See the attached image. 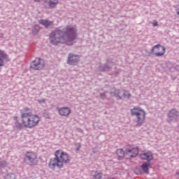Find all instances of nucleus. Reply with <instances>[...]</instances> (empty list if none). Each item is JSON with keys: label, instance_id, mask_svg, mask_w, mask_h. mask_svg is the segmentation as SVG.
Instances as JSON below:
<instances>
[{"label": "nucleus", "instance_id": "f257e3e1", "mask_svg": "<svg viewBox=\"0 0 179 179\" xmlns=\"http://www.w3.org/2000/svg\"><path fill=\"white\" fill-rule=\"evenodd\" d=\"M78 33L76 27L67 26L64 29H56L50 34V42L53 45L57 44H66V45H73V41L76 40Z\"/></svg>", "mask_w": 179, "mask_h": 179}, {"label": "nucleus", "instance_id": "f03ea898", "mask_svg": "<svg viewBox=\"0 0 179 179\" xmlns=\"http://www.w3.org/2000/svg\"><path fill=\"white\" fill-rule=\"evenodd\" d=\"M70 162L71 159L66 152L57 150L55 152V157L50 159L48 166L52 170H55V167L62 169L64 168V164H68Z\"/></svg>", "mask_w": 179, "mask_h": 179}, {"label": "nucleus", "instance_id": "7ed1b4c3", "mask_svg": "<svg viewBox=\"0 0 179 179\" xmlns=\"http://www.w3.org/2000/svg\"><path fill=\"white\" fill-rule=\"evenodd\" d=\"M21 118L24 128H34L40 122V117L31 112L22 113Z\"/></svg>", "mask_w": 179, "mask_h": 179}, {"label": "nucleus", "instance_id": "20e7f679", "mask_svg": "<svg viewBox=\"0 0 179 179\" xmlns=\"http://www.w3.org/2000/svg\"><path fill=\"white\" fill-rule=\"evenodd\" d=\"M132 117L136 119V127H142L146 118V112L141 107H134L130 110Z\"/></svg>", "mask_w": 179, "mask_h": 179}, {"label": "nucleus", "instance_id": "39448f33", "mask_svg": "<svg viewBox=\"0 0 179 179\" xmlns=\"http://www.w3.org/2000/svg\"><path fill=\"white\" fill-rule=\"evenodd\" d=\"M138 154H139L138 147H136L132 149L126 148L125 152H124V150L122 149H118L117 150V155L118 157H120V159H122V157H124L125 155H127L129 157H131V158L136 157Z\"/></svg>", "mask_w": 179, "mask_h": 179}, {"label": "nucleus", "instance_id": "423d86ee", "mask_svg": "<svg viewBox=\"0 0 179 179\" xmlns=\"http://www.w3.org/2000/svg\"><path fill=\"white\" fill-rule=\"evenodd\" d=\"M24 162L28 166H37L38 164L37 154L33 151L27 152L24 155Z\"/></svg>", "mask_w": 179, "mask_h": 179}, {"label": "nucleus", "instance_id": "0eeeda50", "mask_svg": "<svg viewBox=\"0 0 179 179\" xmlns=\"http://www.w3.org/2000/svg\"><path fill=\"white\" fill-rule=\"evenodd\" d=\"M151 53L156 57H163V55L166 54V48L160 44L155 45L152 48Z\"/></svg>", "mask_w": 179, "mask_h": 179}, {"label": "nucleus", "instance_id": "6e6552de", "mask_svg": "<svg viewBox=\"0 0 179 179\" xmlns=\"http://www.w3.org/2000/svg\"><path fill=\"white\" fill-rule=\"evenodd\" d=\"M31 69L34 71H41L44 68V62L40 58H36L31 64Z\"/></svg>", "mask_w": 179, "mask_h": 179}, {"label": "nucleus", "instance_id": "1a4fd4ad", "mask_svg": "<svg viewBox=\"0 0 179 179\" xmlns=\"http://www.w3.org/2000/svg\"><path fill=\"white\" fill-rule=\"evenodd\" d=\"M79 55H75L73 53L69 54L68 59H67V64L69 65H77L79 62Z\"/></svg>", "mask_w": 179, "mask_h": 179}, {"label": "nucleus", "instance_id": "9d476101", "mask_svg": "<svg viewBox=\"0 0 179 179\" xmlns=\"http://www.w3.org/2000/svg\"><path fill=\"white\" fill-rule=\"evenodd\" d=\"M179 117V112L176 109H172L168 113V122H171L172 121H177Z\"/></svg>", "mask_w": 179, "mask_h": 179}, {"label": "nucleus", "instance_id": "9b49d317", "mask_svg": "<svg viewBox=\"0 0 179 179\" xmlns=\"http://www.w3.org/2000/svg\"><path fill=\"white\" fill-rule=\"evenodd\" d=\"M10 59L8 54L2 50H0V66H5V62H9Z\"/></svg>", "mask_w": 179, "mask_h": 179}, {"label": "nucleus", "instance_id": "f8f14e48", "mask_svg": "<svg viewBox=\"0 0 179 179\" xmlns=\"http://www.w3.org/2000/svg\"><path fill=\"white\" fill-rule=\"evenodd\" d=\"M57 111L61 117H69L71 115L69 107L57 108Z\"/></svg>", "mask_w": 179, "mask_h": 179}, {"label": "nucleus", "instance_id": "ddd939ff", "mask_svg": "<svg viewBox=\"0 0 179 179\" xmlns=\"http://www.w3.org/2000/svg\"><path fill=\"white\" fill-rule=\"evenodd\" d=\"M141 159L142 160H146L147 162H152L153 160V154L152 152L148 151L147 152H143L140 155Z\"/></svg>", "mask_w": 179, "mask_h": 179}, {"label": "nucleus", "instance_id": "4468645a", "mask_svg": "<svg viewBox=\"0 0 179 179\" xmlns=\"http://www.w3.org/2000/svg\"><path fill=\"white\" fill-rule=\"evenodd\" d=\"M38 24L44 26L45 29H50L52 26H54V22L50 21L48 20H39Z\"/></svg>", "mask_w": 179, "mask_h": 179}, {"label": "nucleus", "instance_id": "2eb2a0df", "mask_svg": "<svg viewBox=\"0 0 179 179\" xmlns=\"http://www.w3.org/2000/svg\"><path fill=\"white\" fill-rule=\"evenodd\" d=\"M114 65V63H111L110 62H108L106 64H101L99 66V70L102 71L103 72L106 71H110L111 68H113V66Z\"/></svg>", "mask_w": 179, "mask_h": 179}, {"label": "nucleus", "instance_id": "dca6fc26", "mask_svg": "<svg viewBox=\"0 0 179 179\" xmlns=\"http://www.w3.org/2000/svg\"><path fill=\"white\" fill-rule=\"evenodd\" d=\"M120 93L121 90H114V91L110 92V96H113V97H117V99H119V100H122V96L120 95Z\"/></svg>", "mask_w": 179, "mask_h": 179}, {"label": "nucleus", "instance_id": "f3484780", "mask_svg": "<svg viewBox=\"0 0 179 179\" xmlns=\"http://www.w3.org/2000/svg\"><path fill=\"white\" fill-rule=\"evenodd\" d=\"M45 2L49 5V8L54 9L58 5L59 0H48V1Z\"/></svg>", "mask_w": 179, "mask_h": 179}, {"label": "nucleus", "instance_id": "a211bd4d", "mask_svg": "<svg viewBox=\"0 0 179 179\" xmlns=\"http://www.w3.org/2000/svg\"><path fill=\"white\" fill-rule=\"evenodd\" d=\"M141 169H142L143 171H144V173H145V174H149V164L143 163L141 165Z\"/></svg>", "mask_w": 179, "mask_h": 179}, {"label": "nucleus", "instance_id": "6ab92c4d", "mask_svg": "<svg viewBox=\"0 0 179 179\" xmlns=\"http://www.w3.org/2000/svg\"><path fill=\"white\" fill-rule=\"evenodd\" d=\"M38 31H40V25L36 24L32 29V33L34 34H37Z\"/></svg>", "mask_w": 179, "mask_h": 179}, {"label": "nucleus", "instance_id": "aec40b11", "mask_svg": "<svg viewBox=\"0 0 179 179\" xmlns=\"http://www.w3.org/2000/svg\"><path fill=\"white\" fill-rule=\"evenodd\" d=\"M122 96H123L124 99H129V97H131V93H129V91L123 90Z\"/></svg>", "mask_w": 179, "mask_h": 179}, {"label": "nucleus", "instance_id": "412c9836", "mask_svg": "<svg viewBox=\"0 0 179 179\" xmlns=\"http://www.w3.org/2000/svg\"><path fill=\"white\" fill-rule=\"evenodd\" d=\"M15 127L16 128H17L18 129H22V128L24 127V124H23V123H20L18 121H17L15 122Z\"/></svg>", "mask_w": 179, "mask_h": 179}, {"label": "nucleus", "instance_id": "4be33fe9", "mask_svg": "<svg viewBox=\"0 0 179 179\" xmlns=\"http://www.w3.org/2000/svg\"><path fill=\"white\" fill-rule=\"evenodd\" d=\"M5 178L6 179H15L16 176H15L14 173H9L6 176Z\"/></svg>", "mask_w": 179, "mask_h": 179}, {"label": "nucleus", "instance_id": "5701e85b", "mask_svg": "<svg viewBox=\"0 0 179 179\" xmlns=\"http://www.w3.org/2000/svg\"><path fill=\"white\" fill-rule=\"evenodd\" d=\"M23 113H31V111H30V109L29 108H24L23 110H21V116Z\"/></svg>", "mask_w": 179, "mask_h": 179}, {"label": "nucleus", "instance_id": "b1692460", "mask_svg": "<svg viewBox=\"0 0 179 179\" xmlns=\"http://www.w3.org/2000/svg\"><path fill=\"white\" fill-rule=\"evenodd\" d=\"M94 179H101V173H96L93 176Z\"/></svg>", "mask_w": 179, "mask_h": 179}, {"label": "nucleus", "instance_id": "393cba45", "mask_svg": "<svg viewBox=\"0 0 179 179\" xmlns=\"http://www.w3.org/2000/svg\"><path fill=\"white\" fill-rule=\"evenodd\" d=\"M75 146H76V150L77 152H79V150L80 149V143H77L75 144Z\"/></svg>", "mask_w": 179, "mask_h": 179}, {"label": "nucleus", "instance_id": "a878e982", "mask_svg": "<svg viewBox=\"0 0 179 179\" xmlns=\"http://www.w3.org/2000/svg\"><path fill=\"white\" fill-rule=\"evenodd\" d=\"M37 101L39 104H45V99H38Z\"/></svg>", "mask_w": 179, "mask_h": 179}, {"label": "nucleus", "instance_id": "bb28decb", "mask_svg": "<svg viewBox=\"0 0 179 179\" xmlns=\"http://www.w3.org/2000/svg\"><path fill=\"white\" fill-rule=\"evenodd\" d=\"M101 99H106V93L100 94Z\"/></svg>", "mask_w": 179, "mask_h": 179}, {"label": "nucleus", "instance_id": "cd10ccee", "mask_svg": "<svg viewBox=\"0 0 179 179\" xmlns=\"http://www.w3.org/2000/svg\"><path fill=\"white\" fill-rule=\"evenodd\" d=\"M157 21H155L153 23H152V25L154 26V27H156V26H157Z\"/></svg>", "mask_w": 179, "mask_h": 179}, {"label": "nucleus", "instance_id": "c85d7f7f", "mask_svg": "<svg viewBox=\"0 0 179 179\" xmlns=\"http://www.w3.org/2000/svg\"><path fill=\"white\" fill-rule=\"evenodd\" d=\"M1 164H3V166H5V165L6 164V161H2V162H1Z\"/></svg>", "mask_w": 179, "mask_h": 179}, {"label": "nucleus", "instance_id": "c756f323", "mask_svg": "<svg viewBox=\"0 0 179 179\" xmlns=\"http://www.w3.org/2000/svg\"><path fill=\"white\" fill-rule=\"evenodd\" d=\"M44 117H45L46 118H50V116H48V114L47 113H44Z\"/></svg>", "mask_w": 179, "mask_h": 179}, {"label": "nucleus", "instance_id": "7c9ffc66", "mask_svg": "<svg viewBox=\"0 0 179 179\" xmlns=\"http://www.w3.org/2000/svg\"><path fill=\"white\" fill-rule=\"evenodd\" d=\"M34 2H41V0H34Z\"/></svg>", "mask_w": 179, "mask_h": 179}, {"label": "nucleus", "instance_id": "2f4dec72", "mask_svg": "<svg viewBox=\"0 0 179 179\" xmlns=\"http://www.w3.org/2000/svg\"><path fill=\"white\" fill-rule=\"evenodd\" d=\"M177 15H179V11H177Z\"/></svg>", "mask_w": 179, "mask_h": 179}, {"label": "nucleus", "instance_id": "473e14b6", "mask_svg": "<svg viewBox=\"0 0 179 179\" xmlns=\"http://www.w3.org/2000/svg\"><path fill=\"white\" fill-rule=\"evenodd\" d=\"M179 68V66H177Z\"/></svg>", "mask_w": 179, "mask_h": 179}, {"label": "nucleus", "instance_id": "72a5a7b5", "mask_svg": "<svg viewBox=\"0 0 179 179\" xmlns=\"http://www.w3.org/2000/svg\"><path fill=\"white\" fill-rule=\"evenodd\" d=\"M111 179H114V178H111Z\"/></svg>", "mask_w": 179, "mask_h": 179}]
</instances>
